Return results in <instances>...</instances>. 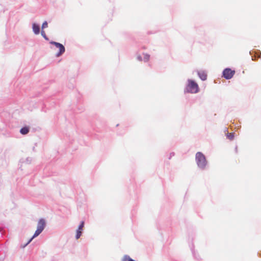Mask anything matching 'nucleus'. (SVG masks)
<instances>
[{
    "label": "nucleus",
    "mask_w": 261,
    "mask_h": 261,
    "mask_svg": "<svg viewBox=\"0 0 261 261\" xmlns=\"http://www.w3.org/2000/svg\"><path fill=\"white\" fill-rule=\"evenodd\" d=\"M199 91V88L197 83L193 80L188 79L187 84L184 88V93L196 94Z\"/></svg>",
    "instance_id": "obj_1"
},
{
    "label": "nucleus",
    "mask_w": 261,
    "mask_h": 261,
    "mask_svg": "<svg viewBox=\"0 0 261 261\" xmlns=\"http://www.w3.org/2000/svg\"><path fill=\"white\" fill-rule=\"evenodd\" d=\"M195 161L198 167L201 169L204 170L207 164L205 156L201 152H197L195 155Z\"/></svg>",
    "instance_id": "obj_2"
},
{
    "label": "nucleus",
    "mask_w": 261,
    "mask_h": 261,
    "mask_svg": "<svg viewBox=\"0 0 261 261\" xmlns=\"http://www.w3.org/2000/svg\"><path fill=\"white\" fill-rule=\"evenodd\" d=\"M46 226V222L44 219H40L37 223V229L35 231L33 238H35L38 236L44 230Z\"/></svg>",
    "instance_id": "obj_3"
},
{
    "label": "nucleus",
    "mask_w": 261,
    "mask_h": 261,
    "mask_svg": "<svg viewBox=\"0 0 261 261\" xmlns=\"http://www.w3.org/2000/svg\"><path fill=\"white\" fill-rule=\"evenodd\" d=\"M49 43L50 44L55 45L57 48H59L58 52L55 55L56 57H61L65 52V47L62 44L54 41H50L49 42Z\"/></svg>",
    "instance_id": "obj_4"
},
{
    "label": "nucleus",
    "mask_w": 261,
    "mask_h": 261,
    "mask_svg": "<svg viewBox=\"0 0 261 261\" xmlns=\"http://www.w3.org/2000/svg\"><path fill=\"white\" fill-rule=\"evenodd\" d=\"M235 74V70H232L230 68H225L222 72V77L226 80H230Z\"/></svg>",
    "instance_id": "obj_5"
},
{
    "label": "nucleus",
    "mask_w": 261,
    "mask_h": 261,
    "mask_svg": "<svg viewBox=\"0 0 261 261\" xmlns=\"http://www.w3.org/2000/svg\"><path fill=\"white\" fill-rule=\"evenodd\" d=\"M84 221H82L81 222L80 225H79L78 228L76 231V235L75 238L76 239H79L82 234V231L83 230V227L84 226Z\"/></svg>",
    "instance_id": "obj_6"
},
{
    "label": "nucleus",
    "mask_w": 261,
    "mask_h": 261,
    "mask_svg": "<svg viewBox=\"0 0 261 261\" xmlns=\"http://www.w3.org/2000/svg\"><path fill=\"white\" fill-rule=\"evenodd\" d=\"M197 73L198 77L202 81L206 80L207 75L205 71L202 70H197Z\"/></svg>",
    "instance_id": "obj_7"
},
{
    "label": "nucleus",
    "mask_w": 261,
    "mask_h": 261,
    "mask_svg": "<svg viewBox=\"0 0 261 261\" xmlns=\"http://www.w3.org/2000/svg\"><path fill=\"white\" fill-rule=\"evenodd\" d=\"M32 29L33 32L35 34L38 35L40 32V25L36 23H33L32 24Z\"/></svg>",
    "instance_id": "obj_8"
},
{
    "label": "nucleus",
    "mask_w": 261,
    "mask_h": 261,
    "mask_svg": "<svg viewBox=\"0 0 261 261\" xmlns=\"http://www.w3.org/2000/svg\"><path fill=\"white\" fill-rule=\"evenodd\" d=\"M30 129V127L29 126H24L20 128L19 132L21 135H25L29 133Z\"/></svg>",
    "instance_id": "obj_9"
},
{
    "label": "nucleus",
    "mask_w": 261,
    "mask_h": 261,
    "mask_svg": "<svg viewBox=\"0 0 261 261\" xmlns=\"http://www.w3.org/2000/svg\"><path fill=\"white\" fill-rule=\"evenodd\" d=\"M197 34L201 36H204L205 34V31L202 28H197L196 29Z\"/></svg>",
    "instance_id": "obj_10"
},
{
    "label": "nucleus",
    "mask_w": 261,
    "mask_h": 261,
    "mask_svg": "<svg viewBox=\"0 0 261 261\" xmlns=\"http://www.w3.org/2000/svg\"><path fill=\"white\" fill-rule=\"evenodd\" d=\"M258 58H261V51L259 50L256 51L254 56L252 57V60L253 61H256Z\"/></svg>",
    "instance_id": "obj_11"
},
{
    "label": "nucleus",
    "mask_w": 261,
    "mask_h": 261,
    "mask_svg": "<svg viewBox=\"0 0 261 261\" xmlns=\"http://www.w3.org/2000/svg\"><path fill=\"white\" fill-rule=\"evenodd\" d=\"M33 239L34 238H33V237H32L31 238H30L28 240V241L25 244H23V245H21L20 246L21 248H25L28 244H29L32 242V241L33 240Z\"/></svg>",
    "instance_id": "obj_12"
},
{
    "label": "nucleus",
    "mask_w": 261,
    "mask_h": 261,
    "mask_svg": "<svg viewBox=\"0 0 261 261\" xmlns=\"http://www.w3.org/2000/svg\"><path fill=\"white\" fill-rule=\"evenodd\" d=\"M227 138L230 140H232L234 138V134L233 133H228L226 135Z\"/></svg>",
    "instance_id": "obj_13"
},
{
    "label": "nucleus",
    "mask_w": 261,
    "mask_h": 261,
    "mask_svg": "<svg viewBox=\"0 0 261 261\" xmlns=\"http://www.w3.org/2000/svg\"><path fill=\"white\" fill-rule=\"evenodd\" d=\"M150 58V56L148 54H144L143 57V61L145 62H148Z\"/></svg>",
    "instance_id": "obj_14"
},
{
    "label": "nucleus",
    "mask_w": 261,
    "mask_h": 261,
    "mask_svg": "<svg viewBox=\"0 0 261 261\" xmlns=\"http://www.w3.org/2000/svg\"><path fill=\"white\" fill-rule=\"evenodd\" d=\"M41 34L42 36L46 40H49L48 37L46 35L44 31L42 30L41 32Z\"/></svg>",
    "instance_id": "obj_15"
},
{
    "label": "nucleus",
    "mask_w": 261,
    "mask_h": 261,
    "mask_svg": "<svg viewBox=\"0 0 261 261\" xmlns=\"http://www.w3.org/2000/svg\"><path fill=\"white\" fill-rule=\"evenodd\" d=\"M48 26L47 22L45 21L42 24V29H44L46 28H47Z\"/></svg>",
    "instance_id": "obj_16"
},
{
    "label": "nucleus",
    "mask_w": 261,
    "mask_h": 261,
    "mask_svg": "<svg viewBox=\"0 0 261 261\" xmlns=\"http://www.w3.org/2000/svg\"><path fill=\"white\" fill-rule=\"evenodd\" d=\"M192 253H193V255L194 257L195 258H196L197 260H199V258L198 257V256H196V254L195 251L192 249Z\"/></svg>",
    "instance_id": "obj_17"
},
{
    "label": "nucleus",
    "mask_w": 261,
    "mask_h": 261,
    "mask_svg": "<svg viewBox=\"0 0 261 261\" xmlns=\"http://www.w3.org/2000/svg\"><path fill=\"white\" fill-rule=\"evenodd\" d=\"M137 59H138V60H139L140 61H141L143 60L142 59V57L140 55H139V56H137Z\"/></svg>",
    "instance_id": "obj_18"
},
{
    "label": "nucleus",
    "mask_w": 261,
    "mask_h": 261,
    "mask_svg": "<svg viewBox=\"0 0 261 261\" xmlns=\"http://www.w3.org/2000/svg\"><path fill=\"white\" fill-rule=\"evenodd\" d=\"M174 154H174V152H171V153H170V156H169V160H170V159H171V158L173 156H174Z\"/></svg>",
    "instance_id": "obj_19"
},
{
    "label": "nucleus",
    "mask_w": 261,
    "mask_h": 261,
    "mask_svg": "<svg viewBox=\"0 0 261 261\" xmlns=\"http://www.w3.org/2000/svg\"><path fill=\"white\" fill-rule=\"evenodd\" d=\"M26 161H27V163H30L31 162V160L29 158H28L26 159Z\"/></svg>",
    "instance_id": "obj_20"
},
{
    "label": "nucleus",
    "mask_w": 261,
    "mask_h": 261,
    "mask_svg": "<svg viewBox=\"0 0 261 261\" xmlns=\"http://www.w3.org/2000/svg\"><path fill=\"white\" fill-rule=\"evenodd\" d=\"M237 146L236 147V148H235V150H236V152H237Z\"/></svg>",
    "instance_id": "obj_21"
}]
</instances>
